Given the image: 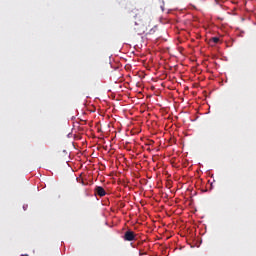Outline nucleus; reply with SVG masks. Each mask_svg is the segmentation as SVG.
I'll list each match as a JSON object with an SVG mask.
<instances>
[{"instance_id":"f257e3e1","label":"nucleus","mask_w":256,"mask_h":256,"mask_svg":"<svg viewBox=\"0 0 256 256\" xmlns=\"http://www.w3.org/2000/svg\"><path fill=\"white\" fill-rule=\"evenodd\" d=\"M135 24H134V33H137V35H143L144 33H147L149 31V18L147 14L141 12L136 14L135 16Z\"/></svg>"},{"instance_id":"f03ea898","label":"nucleus","mask_w":256,"mask_h":256,"mask_svg":"<svg viewBox=\"0 0 256 256\" xmlns=\"http://www.w3.org/2000/svg\"><path fill=\"white\" fill-rule=\"evenodd\" d=\"M123 239H124V241H129V242L136 241L137 234L135 232H133L131 229H129L126 232H124Z\"/></svg>"},{"instance_id":"7ed1b4c3","label":"nucleus","mask_w":256,"mask_h":256,"mask_svg":"<svg viewBox=\"0 0 256 256\" xmlns=\"http://www.w3.org/2000/svg\"><path fill=\"white\" fill-rule=\"evenodd\" d=\"M95 195H98L99 197H105L107 195V192L105 191L104 187L96 186L94 189Z\"/></svg>"},{"instance_id":"20e7f679","label":"nucleus","mask_w":256,"mask_h":256,"mask_svg":"<svg viewBox=\"0 0 256 256\" xmlns=\"http://www.w3.org/2000/svg\"><path fill=\"white\" fill-rule=\"evenodd\" d=\"M210 41H212V43L217 44L219 42V37H213L210 39Z\"/></svg>"},{"instance_id":"39448f33","label":"nucleus","mask_w":256,"mask_h":256,"mask_svg":"<svg viewBox=\"0 0 256 256\" xmlns=\"http://www.w3.org/2000/svg\"><path fill=\"white\" fill-rule=\"evenodd\" d=\"M139 255H145V253L141 252V250H140Z\"/></svg>"},{"instance_id":"423d86ee","label":"nucleus","mask_w":256,"mask_h":256,"mask_svg":"<svg viewBox=\"0 0 256 256\" xmlns=\"http://www.w3.org/2000/svg\"><path fill=\"white\" fill-rule=\"evenodd\" d=\"M82 185H85V182H83V180H82Z\"/></svg>"}]
</instances>
